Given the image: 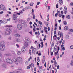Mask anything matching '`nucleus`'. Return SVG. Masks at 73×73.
I'll return each mask as SVG.
<instances>
[{"mask_svg": "<svg viewBox=\"0 0 73 73\" xmlns=\"http://www.w3.org/2000/svg\"><path fill=\"white\" fill-rule=\"evenodd\" d=\"M6 27H9L7 28L6 29V31H5V33L6 35H9L10 33H11L12 32V31H11L12 29L10 27H13L11 25H7L6 26Z\"/></svg>", "mask_w": 73, "mask_h": 73, "instance_id": "1", "label": "nucleus"}, {"mask_svg": "<svg viewBox=\"0 0 73 73\" xmlns=\"http://www.w3.org/2000/svg\"><path fill=\"white\" fill-rule=\"evenodd\" d=\"M5 50V45L2 44H0V50L1 51Z\"/></svg>", "mask_w": 73, "mask_h": 73, "instance_id": "2", "label": "nucleus"}, {"mask_svg": "<svg viewBox=\"0 0 73 73\" xmlns=\"http://www.w3.org/2000/svg\"><path fill=\"white\" fill-rule=\"evenodd\" d=\"M6 62L9 64H12L13 61L10 58H8L6 59Z\"/></svg>", "mask_w": 73, "mask_h": 73, "instance_id": "3", "label": "nucleus"}, {"mask_svg": "<svg viewBox=\"0 0 73 73\" xmlns=\"http://www.w3.org/2000/svg\"><path fill=\"white\" fill-rule=\"evenodd\" d=\"M0 9L5 11H6V8L5 7V6L3 5H0Z\"/></svg>", "mask_w": 73, "mask_h": 73, "instance_id": "4", "label": "nucleus"}, {"mask_svg": "<svg viewBox=\"0 0 73 73\" xmlns=\"http://www.w3.org/2000/svg\"><path fill=\"white\" fill-rule=\"evenodd\" d=\"M23 60H22V58L20 57H18L17 58V61L18 62V64L19 62L21 64Z\"/></svg>", "mask_w": 73, "mask_h": 73, "instance_id": "5", "label": "nucleus"}, {"mask_svg": "<svg viewBox=\"0 0 73 73\" xmlns=\"http://www.w3.org/2000/svg\"><path fill=\"white\" fill-rule=\"evenodd\" d=\"M58 36H59L60 38H61L62 37V38L61 39L62 40H63V35L62 33L60 32V31H59L58 33Z\"/></svg>", "mask_w": 73, "mask_h": 73, "instance_id": "6", "label": "nucleus"}, {"mask_svg": "<svg viewBox=\"0 0 73 73\" xmlns=\"http://www.w3.org/2000/svg\"><path fill=\"white\" fill-rule=\"evenodd\" d=\"M32 66L33 67H34V64H33V63H31L29 66H27V69H30V67L31 68H32Z\"/></svg>", "mask_w": 73, "mask_h": 73, "instance_id": "7", "label": "nucleus"}, {"mask_svg": "<svg viewBox=\"0 0 73 73\" xmlns=\"http://www.w3.org/2000/svg\"><path fill=\"white\" fill-rule=\"evenodd\" d=\"M13 61L14 62H15V63L16 65H18V62H17V58H13Z\"/></svg>", "mask_w": 73, "mask_h": 73, "instance_id": "8", "label": "nucleus"}, {"mask_svg": "<svg viewBox=\"0 0 73 73\" xmlns=\"http://www.w3.org/2000/svg\"><path fill=\"white\" fill-rule=\"evenodd\" d=\"M17 28L19 30H21L22 29V26L20 24H18L17 25Z\"/></svg>", "mask_w": 73, "mask_h": 73, "instance_id": "9", "label": "nucleus"}, {"mask_svg": "<svg viewBox=\"0 0 73 73\" xmlns=\"http://www.w3.org/2000/svg\"><path fill=\"white\" fill-rule=\"evenodd\" d=\"M63 11H64V13H65V14H66V13H67V12L68 11V10H67V7H66L64 6V9L63 10Z\"/></svg>", "mask_w": 73, "mask_h": 73, "instance_id": "10", "label": "nucleus"}, {"mask_svg": "<svg viewBox=\"0 0 73 73\" xmlns=\"http://www.w3.org/2000/svg\"><path fill=\"white\" fill-rule=\"evenodd\" d=\"M26 50L25 49V48L24 46H23L21 48V51L23 53H25V52Z\"/></svg>", "mask_w": 73, "mask_h": 73, "instance_id": "11", "label": "nucleus"}, {"mask_svg": "<svg viewBox=\"0 0 73 73\" xmlns=\"http://www.w3.org/2000/svg\"><path fill=\"white\" fill-rule=\"evenodd\" d=\"M37 49L36 48H33V49L32 50V53L35 54V53H36V52Z\"/></svg>", "mask_w": 73, "mask_h": 73, "instance_id": "12", "label": "nucleus"}, {"mask_svg": "<svg viewBox=\"0 0 73 73\" xmlns=\"http://www.w3.org/2000/svg\"><path fill=\"white\" fill-rule=\"evenodd\" d=\"M44 31L47 35H48V31H47V28L46 27H44Z\"/></svg>", "mask_w": 73, "mask_h": 73, "instance_id": "13", "label": "nucleus"}, {"mask_svg": "<svg viewBox=\"0 0 73 73\" xmlns=\"http://www.w3.org/2000/svg\"><path fill=\"white\" fill-rule=\"evenodd\" d=\"M54 64L55 66L56 67L57 66V62H56V60H55L54 62Z\"/></svg>", "mask_w": 73, "mask_h": 73, "instance_id": "14", "label": "nucleus"}, {"mask_svg": "<svg viewBox=\"0 0 73 73\" xmlns=\"http://www.w3.org/2000/svg\"><path fill=\"white\" fill-rule=\"evenodd\" d=\"M68 29L69 28H68V27L67 26H65L64 28V30H65V31H67V30H68Z\"/></svg>", "mask_w": 73, "mask_h": 73, "instance_id": "15", "label": "nucleus"}, {"mask_svg": "<svg viewBox=\"0 0 73 73\" xmlns=\"http://www.w3.org/2000/svg\"><path fill=\"white\" fill-rule=\"evenodd\" d=\"M13 18H17V16L15 14H13Z\"/></svg>", "mask_w": 73, "mask_h": 73, "instance_id": "16", "label": "nucleus"}, {"mask_svg": "<svg viewBox=\"0 0 73 73\" xmlns=\"http://www.w3.org/2000/svg\"><path fill=\"white\" fill-rule=\"evenodd\" d=\"M66 17L67 19H70V15H67L66 16Z\"/></svg>", "mask_w": 73, "mask_h": 73, "instance_id": "17", "label": "nucleus"}, {"mask_svg": "<svg viewBox=\"0 0 73 73\" xmlns=\"http://www.w3.org/2000/svg\"><path fill=\"white\" fill-rule=\"evenodd\" d=\"M59 4L60 5H62L63 4V2H62V0H59Z\"/></svg>", "mask_w": 73, "mask_h": 73, "instance_id": "18", "label": "nucleus"}, {"mask_svg": "<svg viewBox=\"0 0 73 73\" xmlns=\"http://www.w3.org/2000/svg\"><path fill=\"white\" fill-rule=\"evenodd\" d=\"M14 35L15 36H16V37H20V35H19V34H15Z\"/></svg>", "mask_w": 73, "mask_h": 73, "instance_id": "19", "label": "nucleus"}, {"mask_svg": "<svg viewBox=\"0 0 73 73\" xmlns=\"http://www.w3.org/2000/svg\"><path fill=\"white\" fill-rule=\"evenodd\" d=\"M17 54L18 55H19V54H21V52L20 51H18L17 52Z\"/></svg>", "mask_w": 73, "mask_h": 73, "instance_id": "20", "label": "nucleus"}, {"mask_svg": "<svg viewBox=\"0 0 73 73\" xmlns=\"http://www.w3.org/2000/svg\"><path fill=\"white\" fill-rule=\"evenodd\" d=\"M63 24H64V25H66V24H67V23L66 22V21H64Z\"/></svg>", "mask_w": 73, "mask_h": 73, "instance_id": "21", "label": "nucleus"}, {"mask_svg": "<svg viewBox=\"0 0 73 73\" xmlns=\"http://www.w3.org/2000/svg\"><path fill=\"white\" fill-rule=\"evenodd\" d=\"M26 41L28 43H31V41L30 40V39Z\"/></svg>", "mask_w": 73, "mask_h": 73, "instance_id": "22", "label": "nucleus"}, {"mask_svg": "<svg viewBox=\"0 0 73 73\" xmlns=\"http://www.w3.org/2000/svg\"><path fill=\"white\" fill-rule=\"evenodd\" d=\"M14 73H21V72L20 71H14Z\"/></svg>", "mask_w": 73, "mask_h": 73, "instance_id": "23", "label": "nucleus"}, {"mask_svg": "<svg viewBox=\"0 0 73 73\" xmlns=\"http://www.w3.org/2000/svg\"><path fill=\"white\" fill-rule=\"evenodd\" d=\"M71 62H72L70 63V65L73 66V60L71 61Z\"/></svg>", "mask_w": 73, "mask_h": 73, "instance_id": "24", "label": "nucleus"}, {"mask_svg": "<svg viewBox=\"0 0 73 73\" xmlns=\"http://www.w3.org/2000/svg\"><path fill=\"white\" fill-rule=\"evenodd\" d=\"M33 4H34V3L33 2L31 3L29 5H30V6H31V7H33Z\"/></svg>", "mask_w": 73, "mask_h": 73, "instance_id": "25", "label": "nucleus"}, {"mask_svg": "<svg viewBox=\"0 0 73 73\" xmlns=\"http://www.w3.org/2000/svg\"><path fill=\"white\" fill-rule=\"evenodd\" d=\"M47 18H48V19L47 20V21H49V14H48L47 16Z\"/></svg>", "mask_w": 73, "mask_h": 73, "instance_id": "26", "label": "nucleus"}, {"mask_svg": "<svg viewBox=\"0 0 73 73\" xmlns=\"http://www.w3.org/2000/svg\"><path fill=\"white\" fill-rule=\"evenodd\" d=\"M1 44H3L4 45V44H5V42H4L3 41H2L1 42Z\"/></svg>", "mask_w": 73, "mask_h": 73, "instance_id": "27", "label": "nucleus"}, {"mask_svg": "<svg viewBox=\"0 0 73 73\" xmlns=\"http://www.w3.org/2000/svg\"><path fill=\"white\" fill-rule=\"evenodd\" d=\"M35 31H36V27H34L33 29V31L35 32Z\"/></svg>", "mask_w": 73, "mask_h": 73, "instance_id": "28", "label": "nucleus"}, {"mask_svg": "<svg viewBox=\"0 0 73 73\" xmlns=\"http://www.w3.org/2000/svg\"><path fill=\"white\" fill-rule=\"evenodd\" d=\"M29 53L30 54V55H31V54H32V52L31 50H29Z\"/></svg>", "mask_w": 73, "mask_h": 73, "instance_id": "29", "label": "nucleus"}, {"mask_svg": "<svg viewBox=\"0 0 73 73\" xmlns=\"http://www.w3.org/2000/svg\"><path fill=\"white\" fill-rule=\"evenodd\" d=\"M66 38H69V35H66Z\"/></svg>", "mask_w": 73, "mask_h": 73, "instance_id": "30", "label": "nucleus"}, {"mask_svg": "<svg viewBox=\"0 0 73 73\" xmlns=\"http://www.w3.org/2000/svg\"><path fill=\"white\" fill-rule=\"evenodd\" d=\"M7 22V21L5 20H4L3 21V23L4 24H5V23H6Z\"/></svg>", "mask_w": 73, "mask_h": 73, "instance_id": "31", "label": "nucleus"}, {"mask_svg": "<svg viewBox=\"0 0 73 73\" xmlns=\"http://www.w3.org/2000/svg\"><path fill=\"white\" fill-rule=\"evenodd\" d=\"M16 41L17 42H20V40L19 39H16Z\"/></svg>", "mask_w": 73, "mask_h": 73, "instance_id": "32", "label": "nucleus"}, {"mask_svg": "<svg viewBox=\"0 0 73 73\" xmlns=\"http://www.w3.org/2000/svg\"><path fill=\"white\" fill-rule=\"evenodd\" d=\"M32 60V57H31V56H30V58L28 59V60H27V61H30V60Z\"/></svg>", "mask_w": 73, "mask_h": 73, "instance_id": "33", "label": "nucleus"}, {"mask_svg": "<svg viewBox=\"0 0 73 73\" xmlns=\"http://www.w3.org/2000/svg\"><path fill=\"white\" fill-rule=\"evenodd\" d=\"M69 32H73V29H70L69 30Z\"/></svg>", "mask_w": 73, "mask_h": 73, "instance_id": "34", "label": "nucleus"}, {"mask_svg": "<svg viewBox=\"0 0 73 73\" xmlns=\"http://www.w3.org/2000/svg\"><path fill=\"white\" fill-rule=\"evenodd\" d=\"M38 23H39V24H40V25H42V22L40 21H39L38 22Z\"/></svg>", "mask_w": 73, "mask_h": 73, "instance_id": "35", "label": "nucleus"}, {"mask_svg": "<svg viewBox=\"0 0 73 73\" xmlns=\"http://www.w3.org/2000/svg\"><path fill=\"white\" fill-rule=\"evenodd\" d=\"M59 54H58L57 55V59H58V58H59Z\"/></svg>", "mask_w": 73, "mask_h": 73, "instance_id": "36", "label": "nucleus"}, {"mask_svg": "<svg viewBox=\"0 0 73 73\" xmlns=\"http://www.w3.org/2000/svg\"><path fill=\"white\" fill-rule=\"evenodd\" d=\"M25 40L26 41H27V40H28L29 39V38H28V37H26L25 38Z\"/></svg>", "mask_w": 73, "mask_h": 73, "instance_id": "37", "label": "nucleus"}, {"mask_svg": "<svg viewBox=\"0 0 73 73\" xmlns=\"http://www.w3.org/2000/svg\"><path fill=\"white\" fill-rule=\"evenodd\" d=\"M33 15V19H35V17H36V16L33 15Z\"/></svg>", "mask_w": 73, "mask_h": 73, "instance_id": "38", "label": "nucleus"}, {"mask_svg": "<svg viewBox=\"0 0 73 73\" xmlns=\"http://www.w3.org/2000/svg\"><path fill=\"white\" fill-rule=\"evenodd\" d=\"M56 8H58V3L56 4Z\"/></svg>", "mask_w": 73, "mask_h": 73, "instance_id": "39", "label": "nucleus"}, {"mask_svg": "<svg viewBox=\"0 0 73 73\" xmlns=\"http://www.w3.org/2000/svg\"><path fill=\"white\" fill-rule=\"evenodd\" d=\"M33 48H35L34 47H33V46H31V47L30 48V49H33Z\"/></svg>", "mask_w": 73, "mask_h": 73, "instance_id": "40", "label": "nucleus"}, {"mask_svg": "<svg viewBox=\"0 0 73 73\" xmlns=\"http://www.w3.org/2000/svg\"><path fill=\"white\" fill-rule=\"evenodd\" d=\"M57 13L58 14V13L60 14V11H58V10H57Z\"/></svg>", "mask_w": 73, "mask_h": 73, "instance_id": "41", "label": "nucleus"}, {"mask_svg": "<svg viewBox=\"0 0 73 73\" xmlns=\"http://www.w3.org/2000/svg\"><path fill=\"white\" fill-rule=\"evenodd\" d=\"M27 7L29 9H31L32 8V7H31L30 6H28Z\"/></svg>", "mask_w": 73, "mask_h": 73, "instance_id": "42", "label": "nucleus"}, {"mask_svg": "<svg viewBox=\"0 0 73 73\" xmlns=\"http://www.w3.org/2000/svg\"><path fill=\"white\" fill-rule=\"evenodd\" d=\"M65 40H63L62 42V45H64V44H65Z\"/></svg>", "mask_w": 73, "mask_h": 73, "instance_id": "43", "label": "nucleus"}, {"mask_svg": "<svg viewBox=\"0 0 73 73\" xmlns=\"http://www.w3.org/2000/svg\"><path fill=\"white\" fill-rule=\"evenodd\" d=\"M34 72L36 71V67H35L34 68Z\"/></svg>", "mask_w": 73, "mask_h": 73, "instance_id": "44", "label": "nucleus"}, {"mask_svg": "<svg viewBox=\"0 0 73 73\" xmlns=\"http://www.w3.org/2000/svg\"><path fill=\"white\" fill-rule=\"evenodd\" d=\"M70 5L71 6H73V3H70Z\"/></svg>", "mask_w": 73, "mask_h": 73, "instance_id": "45", "label": "nucleus"}, {"mask_svg": "<svg viewBox=\"0 0 73 73\" xmlns=\"http://www.w3.org/2000/svg\"><path fill=\"white\" fill-rule=\"evenodd\" d=\"M1 57V58H2V57H3V56L2 55V54H1V53H0V58Z\"/></svg>", "mask_w": 73, "mask_h": 73, "instance_id": "46", "label": "nucleus"}, {"mask_svg": "<svg viewBox=\"0 0 73 73\" xmlns=\"http://www.w3.org/2000/svg\"><path fill=\"white\" fill-rule=\"evenodd\" d=\"M19 13H23V12L22 11H20L19 12Z\"/></svg>", "mask_w": 73, "mask_h": 73, "instance_id": "47", "label": "nucleus"}, {"mask_svg": "<svg viewBox=\"0 0 73 73\" xmlns=\"http://www.w3.org/2000/svg\"><path fill=\"white\" fill-rule=\"evenodd\" d=\"M45 59H43L42 61V63H44L45 62Z\"/></svg>", "mask_w": 73, "mask_h": 73, "instance_id": "48", "label": "nucleus"}, {"mask_svg": "<svg viewBox=\"0 0 73 73\" xmlns=\"http://www.w3.org/2000/svg\"><path fill=\"white\" fill-rule=\"evenodd\" d=\"M58 51H57L55 53V54H56V55H57V54H58Z\"/></svg>", "mask_w": 73, "mask_h": 73, "instance_id": "49", "label": "nucleus"}, {"mask_svg": "<svg viewBox=\"0 0 73 73\" xmlns=\"http://www.w3.org/2000/svg\"><path fill=\"white\" fill-rule=\"evenodd\" d=\"M58 16H59V17H61V16H62V15L61 14H59V15H58Z\"/></svg>", "mask_w": 73, "mask_h": 73, "instance_id": "50", "label": "nucleus"}, {"mask_svg": "<svg viewBox=\"0 0 73 73\" xmlns=\"http://www.w3.org/2000/svg\"><path fill=\"white\" fill-rule=\"evenodd\" d=\"M70 48L71 49H73V45H72L70 46Z\"/></svg>", "mask_w": 73, "mask_h": 73, "instance_id": "51", "label": "nucleus"}, {"mask_svg": "<svg viewBox=\"0 0 73 73\" xmlns=\"http://www.w3.org/2000/svg\"><path fill=\"white\" fill-rule=\"evenodd\" d=\"M3 13H4L3 11H2L1 12H0V14L1 15H2V14H3Z\"/></svg>", "mask_w": 73, "mask_h": 73, "instance_id": "52", "label": "nucleus"}, {"mask_svg": "<svg viewBox=\"0 0 73 73\" xmlns=\"http://www.w3.org/2000/svg\"><path fill=\"white\" fill-rule=\"evenodd\" d=\"M34 24H35V25H36V27H37V26H38L37 24V23H36L34 22Z\"/></svg>", "mask_w": 73, "mask_h": 73, "instance_id": "53", "label": "nucleus"}, {"mask_svg": "<svg viewBox=\"0 0 73 73\" xmlns=\"http://www.w3.org/2000/svg\"><path fill=\"white\" fill-rule=\"evenodd\" d=\"M0 23H1V24H3V21H2V20H0Z\"/></svg>", "mask_w": 73, "mask_h": 73, "instance_id": "54", "label": "nucleus"}, {"mask_svg": "<svg viewBox=\"0 0 73 73\" xmlns=\"http://www.w3.org/2000/svg\"><path fill=\"white\" fill-rule=\"evenodd\" d=\"M57 16H58V14L57 13H56L55 15V17H57Z\"/></svg>", "mask_w": 73, "mask_h": 73, "instance_id": "55", "label": "nucleus"}, {"mask_svg": "<svg viewBox=\"0 0 73 73\" xmlns=\"http://www.w3.org/2000/svg\"><path fill=\"white\" fill-rule=\"evenodd\" d=\"M43 59L45 60V56H44L43 57Z\"/></svg>", "mask_w": 73, "mask_h": 73, "instance_id": "56", "label": "nucleus"}, {"mask_svg": "<svg viewBox=\"0 0 73 73\" xmlns=\"http://www.w3.org/2000/svg\"><path fill=\"white\" fill-rule=\"evenodd\" d=\"M16 46H17V48H19V47H20V46H19V45H18V44H17L16 45Z\"/></svg>", "mask_w": 73, "mask_h": 73, "instance_id": "57", "label": "nucleus"}, {"mask_svg": "<svg viewBox=\"0 0 73 73\" xmlns=\"http://www.w3.org/2000/svg\"><path fill=\"white\" fill-rule=\"evenodd\" d=\"M25 62L26 64H28V62H27V61H25Z\"/></svg>", "mask_w": 73, "mask_h": 73, "instance_id": "58", "label": "nucleus"}, {"mask_svg": "<svg viewBox=\"0 0 73 73\" xmlns=\"http://www.w3.org/2000/svg\"><path fill=\"white\" fill-rule=\"evenodd\" d=\"M60 68V66L59 65H58L57 66V69H58L59 68Z\"/></svg>", "mask_w": 73, "mask_h": 73, "instance_id": "59", "label": "nucleus"}, {"mask_svg": "<svg viewBox=\"0 0 73 73\" xmlns=\"http://www.w3.org/2000/svg\"><path fill=\"white\" fill-rule=\"evenodd\" d=\"M22 10L23 11H25V8H23L22 9Z\"/></svg>", "mask_w": 73, "mask_h": 73, "instance_id": "60", "label": "nucleus"}, {"mask_svg": "<svg viewBox=\"0 0 73 73\" xmlns=\"http://www.w3.org/2000/svg\"><path fill=\"white\" fill-rule=\"evenodd\" d=\"M65 48L64 47H63L62 48V50H65Z\"/></svg>", "mask_w": 73, "mask_h": 73, "instance_id": "61", "label": "nucleus"}, {"mask_svg": "<svg viewBox=\"0 0 73 73\" xmlns=\"http://www.w3.org/2000/svg\"><path fill=\"white\" fill-rule=\"evenodd\" d=\"M54 35H56V31H54Z\"/></svg>", "mask_w": 73, "mask_h": 73, "instance_id": "62", "label": "nucleus"}, {"mask_svg": "<svg viewBox=\"0 0 73 73\" xmlns=\"http://www.w3.org/2000/svg\"><path fill=\"white\" fill-rule=\"evenodd\" d=\"M40 2H38V3H37V5H38L40 4Z\"/></svg>", "mask_w": 73, "mask_h": 73, "instance_id": "63", "label": "nucleus"}, {"mask_svg": "<svg viewBox=\"0 0 73 73\" xmlns=\"http://www.w3.org/2000/svg\"><path fill=\"white\" fill-rule=\"evenodd\" d=\"M25 10L28 9V7H26L25 8Z\"/></svg>", "mask_w": 73, "mask_h": 73, "instance_id": "64", "label": "nucleus"}]
</instances>
